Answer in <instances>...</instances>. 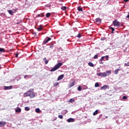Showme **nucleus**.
I'll return each mask as SVG.
<instances>
[{"label": "nucleus", "instance_id": "f257e3e1", "mask_svg": "<svg viewBox=\"0 0 129 129\" xmlns=\"http://www.w3.org/2000/svg\"><path fill=\"white\" fill-rule=\"evenodd\" d=\"M111 74V71H107L106 72V73H98L97 74V76L100 77H106L107 76H108V75H110Z\"/></svg>", "mask_w": 129, "mask_h": 129}, {"label": "nucleus", "instance_id": "f03ea898", "mask_svg": "<svg viewBox=\"0 0 129 129\" xmlns=\"http://www.w3.org/2000/svg\"><path fill=\"white\" fill-rule=\"evenodd\" d=\"M61 65H62V63L61 62H59L56 64V65H55L53 68L50 70L51 72H54V71H56V70H58V69L60 68Z\"/></svg>", "mask_w": 129, "mask_h": 129}, {"label": "nucleus", "instance_id": "7ed1b4c3", "mask_svg": "<svg viewBox=\"0 0 129 129\" xmlns=\"http://www.w3.org/2000/svg\"><path fill=\"white\" fill-rule=\"evenodd\" d=\"M32 91H34V89H30L29 91L25 93L24 94V97H27V96L30 97V95H31Z\"/></svg>", "mask_w": 129, "mask_h": 129}, {"label": "nucleus", "instance_id": "20e7f679", "mask_svg": "<svg viewBox=\"0 0 129 129\" xmlns=\"http://www.w3.org/2000/svg\"><path fill=\"white\" fill-rule=\"evenodd\" d=\"M113 24L114 27H118V26H120V25L119 22L117 21V20H114L113 22Z\"/></svg>", "mask_w": 129, "mask_h": 129}, {"label": "nucleus", "instance_id": "39448f33", "mask_svg": "<svg viewBox=\"0 0 129 129\" xmlns=\"http://www.w3.org/2000/svg\"><path fill=\"white\" fill-rule=\"evenodd\" d=\"M52 40V38L51 37H46L45 40L43 41V44H47L49 41H51Z\"/></svg>", "mask_w": 129, "mask_h": 129}, {"label": "nucleus", "instance_id": "423d86ee", "mask_svg": "<svg viewBox=\"0 0 129 129\" xmlns=\"http://www.w3.org/2000/svg\"><path fill=\"white\" fill-rule=\"evenodd\" d=\"M101 90H105V89H109V86L105 85L100 88Z\"/></svg>", "mask_w": 129, "mask_h": 129}, {"label": "nucleus", "instance_id": "0eeeda50", "mask_svg": "<svg viewBox=\"0 0 129 129\" xmlns=\"http://www.w3.org/2000/svg\"><path fill=\"white\" fill-rule=\"evenodd\" d=\"M95 21L97 25H99L100 24H101V19H100L99 18H96L95 19Z\"/></svg>", "mask_w": 129, "mask_h": 129}, {"label": "nucleus", "instance_id": "6e6552de", "mask_svg": "<svg viewBox=\"0 0 129 129\" xmlns=\"http://www.w3.org/2000/svg\"><path fill=\"white\" fill-rule=\"evenodd\" d=\"M6 123H7V122H6V121H1L0 122V127L5 126V125H6Z\"/></svg>", "mask_w": 129, "mask_h": 129}, {"label": "nucleus", "instance_id": "1a4fd4ad", "mask_svg": "<svg viewBox=\"0 0 129 129\" xmlns=\"http://www.w3.org/2000/svg\"><path fill=\"white\" fill-rule=\"evenodd\" d=\"M75 85V81L72 83H70L69 85V88H71V87H73Z\"/></svg>", "mask_w": 129, "mask_h": 129}, {"label": "nucleus", "instance_id": "9d476101", "mask_svg": "<svg viewBox=\"0 0 129 129\" xmlns=\"http://www.w3.org/2000/svg\"><path fill=\"white\" fill-rule=\"evenodd\" d=\"M36 96V95H35V93H34L33 91H31V93L30 94V95L29 96V97L30 98H34Z\"/></svg>", "mask_w": 129, "mask_h": 129}, {"label": "nucleus", "instance_id": "9b49d317", "mask_svg": "<svg viewBox=\"0 0 129 129\" xmlns=\"http://www.w3.org/2000/svg\"><path fill=\"white\" fill-rule=\"evenodd\" d=\"M13 88V86H5L4 87V89L5 90H9L10 89H12Z\"/></svg>", "mask_w": 129, "mask_h": 129}, {"label": "nucleus", "instance_id": "f8f14e48", "mask_svg": "<svg viewBox=\"0 0 129 129\" xmlns=\"http://www.w3.org/2000/svg\"><path fill=\"white\" fill-rule=\"evenodd\" d=\"M67 121L68 122H74V121H75V120H74V118H70L67 120Z\"/></svg>", "mask_w": 129, "mask_h": 129}, {"label": "nucleus", "instance_id": "ddd939ff", "mask_svg": "<svg viewBox=\"0 0 129 129\" xmlns=\"http://www.w3.org/2000/svg\"><path fill=\"white\" fill-rule=\"evenodd\" d=\"M63 78H64V75H61L58 77L57 81H59V80H61V79H63Z\"/></svg>", "mask_w": 129, "mask_h": 129}, {"label": "nucleus", "instance_id": "4468645a", "mask_svg": "<svg viewBox=\"0 0 129 129\" xmlns=\"http://www.w3.org/2000/svg\"><path fill=\"white\" fill-rule=\"evenodd\" d=\"M16 112H17L18 113H19V112H21L22 111V109L21 108H18L15 110Z\"/></svg>", "mask_w": 129, "mask_h": 129}, {"label": "nucleus", "instance_id": "2eb2a0df", "mask_svg": "<svg viewBox=\"0 0 129 129\" xmlns=\"http://www.w3.org/2000/svg\"><path fill=\"white\" fill-rule=\"evenodd\" d=\"M43 29V26L42 25H40L39 28H37V30L40 31H42Z\"/></svg>", "mask_w": 129, "mask_h": 129}, {"label": "nucleus", "instance_id": "dca6fc26", "mask_svg": "<svg viewBox=\"0 0 129 129\" xmlns=\"http://www.w3.org/2000/svg\"><path fill=\"white\" fill-rule=\"evenodd\" d=\"M35 112H36L37 113H40L41 112V110H40V108H36L35 110Z\"/></svg>", "mask_w": 129, "mask_h": 129}, {"label": "nucleus", "instance_id": "f3484780", "mask_svg": "<svg viewBox=\"0 0 129 129\" xmlns=\"http://www.w3.org/2000/svg\"><path fill=\"white\" fill-rule=\"evenodd\" d=\"M43 61H44L45 64H47L48 63H49V60H47V59L46 58V57H44V58H43Z\"/></svg>", "mask_w": 129, "mask_h": 129}, {"label": "nucleus", "instance_id": "a211bd4d", "mask_svg": "<svg viewBox=\"0 0 129 129\" xmlns=\"http://www.w3.org/2000/svg\"><path fill=\"white\" fill-rule=\"evenodd\" d=\"M77 10L79 11V12H83V9H82V8H81L80 7H78Z\"/></svg>", "mask_w": 129, "mask_h": 129}, {"label": "nucleus", "instance_id": "6ab92c4d", "mask_svg": "<svg viewBox=\"0 0 129 129\" xmlns=\"http://www.w3.org/2000/svg\"><path fill=\"white\" fill-rule=\"evenodd\" d=\"M88 65L89 66H90L91 67H94V64H93V63L90 62L88 63Z\"/></svg>", "mask_w": 129, "mask_h": 129}, {"label": "nucleus", "instance_id": "aec40b11", "mask_svg": "<svg viewBox=\"0 0 129 129\" xmlns=\"http://www.w3.org/2000/svg\"><path fill=\"white\" fill-rule=\"evenodd\" d=\"M8 12L9 14H10V15H11V16H13V15H14V12L12 10H8Z\"/></svg>", "mask_w": 129, "mask_h": 129}, {"label": "nucleus", "instance_id": "412c9836", "mask_svg": "<svg viewBox=\"0 0 129 129\" xmlns=\"http://www.w3.org/2000/svg\"><path fill=\"white\" fill-rule=\"evenodd\" d=\"M6 50L4 48H0V52L1 53L4 52Z\"/></svg>", "mask_w": 129, "mask_h": 129}, {"label": "nucleus", "instance_id": "4be33fe9", "mask_svg": "<svg viewBox=\"0 0 129 129\" xmlns=\"http://www.w3.org/2000/svg\"><path fill=\"white\" fill-rule=\"evenodd\" d=\"M75 101V99H71L69 101V102H70L71 103H72L73 102H74Z\"/></svg>", "mask_w": 129, "mask_h": 129}, {"label": "nucleus", "instance_id": "5701e85b", "mask_svg": "<svg viewBox=\"0 0 129 129\" xmlns=\"http://www.w3.org/2000/svg\"><path fill=\"white\" fill-rule=\"evenodd\" d=\"M119 69H117L114 71V74H118Z\"/></svg>", "mask_w": 129, "mask_h": 129}, {"label": "nucleus", "instance_id": "b1692460", "mask_svg": "<svg viewBox=\"0 0 129 129\" xmlns=\"http://www.w3.org/2000/svg\"><path fill=\"white\" fill-rule=\"evenodd\" d=\"M67 9V7L65 6H63L61 8V9L62 10V11H65Z\"/></svg>", "mask_w": 129, "mask_h": 129}, {"label": "nucleus", "instance_id": "393cba45", "mask_svg": "<svg viewBox=\"0 0 129 129\" xmlns=\"http://www.w3.org/2000/svg\"><path fill=\"white\" fill-rule=\"evenodd\" d=\"M98 113V110H96L94 113H93V115H96Z\"/></svg>", "mask_w": 129, "mask_h": 129}, {"label": "nucleus", "instance_id": "a878e982", "mask_svg": "<svg viewBox=\"0 0 129 129\" xmlns=\"http://www.w3.org/2000/svg\"><path fill=\"white\" fill-rule=\"evenodd\" d=\"M25 110H26V111H29V110H30V107H25Z\"/></svg>", "mask_w": 129, "mask_h": 129}, {"label": "nucleus", "instance_id": "bb28decb", "mask_svg": "<svg viewBox=\"0 0 129 129\" xmlns=\"http://www.w3.org/2000/svg\"><path fill=\"white\" fill-rule=\"evenodd\" d=\"M95 87H99V83H96L95 84Z\"/></svg>", "mask_w": 129, "mask_h": 129}, {"label": "nucleus", "instance_id": "cd10ccee", "mask_svg": "<svg viewBox=\"0 0 129 129\" xmlns=\"http://www.w3.org/2000/svg\"><path fill=\"white\" fill-rule=\"evenodd\" d=\"M58 85H59V83H55L53 84V86H54V87H56V86H58Z\"/></svg>", "mask_w": 129, "mask_h": 129}, {"label": "nucleus", "instance_id": "c85d7f7f", "mask_svg": "<svg viewBox=\"0 0 129 129\" xmlns=\"http://www.w3.org/2000/svg\"><path fill=\"white\" fill-rule=\"evenodd\" d=\"M51 16V13H47L46 14V18H49V17Z\"/></svg>", "mask_w": 129, "mask_h": 129}, {"label": "nucleus", "instance_id": "c756f323", "mask_svg": "<svg viewBox=\"0 0 129 129\" xmlns=\"http://www.w3.org/2000/svg\"><path fill=\"white\" fill-rule=\"evenodd\" d=\"M109 29H110L111 30H112L111 33H112V34H113V31H114V28H113V27H110Z\"/></svg>", "mask_w": 129, "mask_h": 129}, {"label": "nucleus", "instance_id": "7c9ffc66", "mask_svg": "<svg viewBox=\"0 0 129 129\" xmlns=\"http://www.w3.org/2000/svg\"><path fill=\"white\" fill-rule=\"evenodd\" d=\"M58 118H60V119H62L63 116L62 115H58Z\"/></svg>", "mask_w": 129, "mask_h": 129}, {"label": "nucleus", "instance_id": "2f4dec72", "mask_svg": "<svg viewBox=\"0 0 129 129\" xmlns=\"http://www.w3.org/2000/svg\"><path fill=\"white\" fill-rule=\"evenodd\" d=\"M78 90H79V91H81V90H82V87H81V86L78 87Z\"/></svg>", "mask_w": 129, "mask_h": 129}, {"label": "nucleus", "instance_id": "473e14b6", "mask_svg": "<svg viewBox=\"0 0 129 129\" xmlns=\"http://www.w3.org/2000/svg\"><path fill=\"white\" fill-rule=\"evenodd\" d=\"M97 58H98V55H97V54L95 55L94 56V58L97 59Z\"/></svg>", "mask_w": 129, "mask_h": 129}, {"label": "nucleus", "instance_id": "72a5a7b5", "mask_svg": "<svg viewBox=\"0 0 129 129\" xmlns=\"http://www.w3.org/2000/svg\"><path fill=\"white\" fill-rule=\"evenodd\" d=\"M78 38H81V34L80 33H79L77 35Z\"/></svg>", "mask_w": 129, "mask_h": 129}, {"label": "nucleus", "instance_id": "f704fd0d", "mask_svg": "<svg viewBox=\"0 0 129 129\" xmlns=\"http://www.w3.org/2000/svg\"><path fill=\"white\" fill-rule=\"evenodd\" d=\"M27 77H29V78H30V76H29V75H25V76H24V78H25V79H26V78H27Z\"/></svg>", "mask_w": 129, "mask_h": 129}, {"label": "nucleus", "instance_id": "c9c22d12", "mask_svg": "<svg viewBox=\"0 0 129 129\" xmlns=\"http://www.w3.org/2000/svg\"><path fill=\"white\" fill-rule=\"evenodd\" d=\"M126 98H127V97L126 96H124L122 97V99H126Z\"/></svg>", "mask_w": 129, "mask_h": 129}, {"label": "nucleus", "instance_id": "e433bc0d", "mask_svg": "<svg viewBox=\"0 0 129 129\" xmlns=\"http://www.w3.org/2000/svg\"><path fill=\"white\" fill-rule=\"evenodd\" d=\"M103 60H101V59L99 60V63L100 64H103V62L102 61Z\"/></svg>", "mask_w": 129, "mask_h": 129}, {"label": "nucleus", "instance_id": "4c0bfd02", "mask_svg": "<svg viewBox=\"0 0 129 129\" xmlns=\"http://www.w3.org/2000/svg\"><path fill=\"white\" fill-rule=\"evenodd\" d=\"M109 56H108V55H106L105 56H104V58H106V59H107V60H108V58Z\"/></svg>", "mask_w": 129, "mask_h": 129}, {"label": "nucleus", "instance_id": "58836bf2", "mask_svg": "<svg viewBox=\"0 0 129 129\" xmlns=\"http://www.w3.org/2000/svg\"><path fill=\"white\" fill-rule=\"evenodd\" d=\"M104 59V56H102L100 60L101 61H103Z\"/></svg>", "mask_w": 129, "mask_h": 129}, {"label": "nucleus", "instance_id": "ea45409f", "mask_svg": "<svg viewBox=\"0 0 129 129\" xmlns=\"http://www.w3.org/2000/svg\"><path fill=\"white\" fill-rule=\"evenodd\" d=\"M124 66H129V62L127 63H124Z\"/></svg>", "mask_w": 129, "mask_h": 129}, {"label": "nucleus", "instance_id": "a19ab883", "mask_svg": "<svg viewBox=\"0 0 129 129\" xmlns=\"http://www.w3.org/2000/svg\"><path fill=\"white\" fill-rule=\"evenodd\" d=\"M18 56H19V53H16V55H15L16 58H18Z\"/></svg>", "mask_w": 129, "mask_h": 129}, {"label": "nucleus", "instance_id": "79ce46f5", "mask_svg": "<svg viewBox=\"0 0 129 129\" xmlns=\"http://www.w3.org/2000/svg\"><path fill=\"white\" fill-rule=\"evenodd\" d=\"M124 2H125V3H127V2H129V0H124Z\"/></svg>", "mask_w": 129, "mask_h": 129}, {"label": "nucleus", "instance_id": "37998d69", "mask_svg": "<svg viewBox=\"0 0 129 129\" xmlns=\"http://www.w3.org/2000/svg\"><path fill=\"white\" fill-rule=\"evenodd\" d=\"M49 48H50L51 49H52V48H53V45H51L49 46Z\"/></svg>", "mask_w": 129, "mask_h": 129}, {"label": "nucleus", "instance_id": "c03bdc74", "mask_svg": "<svg viewBox=\"0 0 129 129\" xmlns=\"http://www.w3.org/2000/svg\"><path fill=\"white\" fill-rule=\"evenodd\" d=\"M0 69H2V67L1 66V65H0Z\"/></svg>", "mask_w": 129, "mask_h": 129}]
</instances>
